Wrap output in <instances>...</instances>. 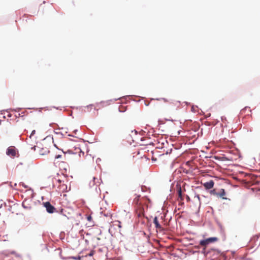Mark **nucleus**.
<instances>
[{"mask_svg": "<svg viewBox=\"0 0 260 260\" xmlns=\"http://www.w3.org/2000/svg\"><path fill=\"white\" fill-rule=\"evenodd\" d=\"M35 131H32L29 138L26 139L28 146H29L31 149L35 150L36 149V144L37 143V137L35 136Z\"/></svg>", "mask_w": 260, "mask_h": 260, "instance_id": "obj_1", "label": "nucleus"}, {"mask_svg": "<svg viewBox=\"0 0 260 260\" xmlns=\"http://www.w3.org/2000/svg\"><path fill=\"white\" fill-rule=\"evenodd\" d=\"M60 170L62 171V174L65 177H68L70 172V167L67 162L62 161L58 164Z\"/></svg>", "mask_w": 260, "mask_h": 260, "instance_id": "obj_2", "label": "nucleus"}, {"mask_svg": "<svg viewBox=\"0 0 260 260\" xmlns=\"http://www.w3.org/2000/svg\"><path fill=\"white\" fill-rule=\"evenodd\" d=\"M53 182L54 185L58 184V188L60 191L64 192L67 190V186L61 179L54 178Z\"/></svg>", "mask_w": 260, "mask_h": 260, "instance_id": "obj_3", "label": "nucleus"}, {"mask_svg": "<svg viewBox=\"0 0 260 260\" xmlns=\"http://www.w3.org/2000/svg\"><path fill=\"white\" fill-rule=\"evenodd\" d=\"M218 239L216 237H211L200 241V245L202 247H204L205 249L208 245L211 243H214L218 241Z\"/></svg>", "mask_w": 260, "mask_h": 260, "instance_id": "obj_4", "label": "nucleus"}, {"mask_svg": "<svg viewBox=\"0 0 260 260\" xmlns=\"http://www.w3.org/2000/svg\"><path fill=\"white\" fill-rule=\"evenodd\" d=\"M18 153L17 149L14 146L9 147L6 151V154L11 157H15Z\"/></svg>", "mask_w": 260, "mask_h": 260, "instance_id": "obj_5", "label": "nucleus"}, {"mask_svg": "<svg viewBox=\"0 0 260 260\" xmlns=\"http://www.w3.org/2000/svg\"><path fill=\"white\" fill-rule=\"evenodd\" d=\"M43 205L49 213H53L56 211L55 208L49 202H43Z\"/></svg>", "mask_w": 260, "mask_h": 260, "instance_id": "obj_6", "label": "nucleus"}, {"mask_svg": "<svg viewBox=\"0 0 260 260\" xmlns=\"http://www.w3.org/2000/svg\"><path fill=\"white\" fill-rule=\"evenodd\" d=\"M36 150L34 149L35 151H37V153L40 155H44L48 154L49 152V149L47 147L42 148L39 146H36Z\"/></svg>", "mask_w": 260, "mask_h": 260, "instance_id": "obj_7", "label": "nucleus"}, {"mask_svg": "<svg viewBox=\"0 0 260 260\" xmlns=\"http://www.w3.org/2000/svg\"><path fill=\"white\" fill-rule=\"evenodd\" d=\"M214 182L213 180H210L208 182H205L204 184V186L207 189H210L213 188Z\"/></svg>", "mask_w": 260, "mask_h": 260, "instance_id": "obj_8", "label": "nucleus"}, {"mask_svg": "<svg viewBox=\"0 0 260 260\" xmlns=\"http://www.w3.org/2000/svg\"><path fill=\"white\" fill-rule=\"evenodd\" d=\"M136 214L139 218L143 217L144 216V209L141 207H139L136 211Z\"/></svg>", "mask_w": 260, "mask_h": 260, "instance_id": "obj_9", "label": "nucleus"}, {"mask_svg": "<svg viewBox=\"0 0 260 260\" xmlns=\"http://www.w3.org/2000/svg\"><path fill=\"white\" fill-rule=\"evenodd\" d=\"M226 193L224 189H221L219 191H218V197H220L222 199H226V198L224 197Z\"/></svg>", "mask_w": 260, "mask_h": 260, "instance_id": "obj_10", "label": "nucleus"}, {"mask_svg": "<svg viewBox=\"0 0 260 260\" xmlns=\"http://www.w3.org/2000/svg\"><path fill=\"white\" fill-rule=\"evenodd\" d=\"M153 222L155 224V228L157 229H159V230L162 229V227L160 225V224L159 223L157 217H155L154 220H153Z\"/></svg>", "mask_w": 260, "mask_h": 260, "instance_id": "obj_11", "label": "nucleus"}, {"mask_svg": "<svg viewBox=\"0 0 260 260\" xmlns=\"http://www.w3.org/2000/svg\"><path fill=\"white\" fill-rule=\"evenodd\" d=\"M112 226H117L120 229L121 228V222L119 221H115L112 222Z\"/></svg>", "mask_w": 260, "mask_h": 260, "instance_id": "obj_12", "label": "nucleus"}, {"mask_svg": "<svg viewBox=\"0 0 260 260\" xmlns=\"http://www.w3.org/2000/svg\"><path fill=\"white\" fill-rule=\"evenodd\" d=\"M177 192L178 197L181 199V200H182V191L180 186L177 189Z\"/></svg>", "mask_w": 260, "mask_h": 260, "instance_id": "obj_13", "label": "nucleus"}, {"mask_svg": "<svg viewBox=\"0 0 260 260\" xmlns=\"http://www.w3.org/2000/svg\"><path fill=\"white\" fill-rule=\"evenodd\" d=\"M92 179H93V183H92L93 185L96 184L97 183H99L98 179L97 178H96L95 177H93Z\"/></svg>", "mask_w": 260, "mask_h": 260, "instance_id": "obj_14", "label": "nucleus"}, {"mask_svg": "<svg viewBox=\"0 0 260 260\" xmlns=\"http://www.w3.org/2000/svg\"><path fill=\"white\" fill-rule=\"evenodd\" d=\"M211 193L212 194H213L214 196H216V197H218V191H216V190L215 189H213L211 191Z\"/></svg>", "mask_w": 260, "mask_h": 260, "instance_id": "obj_15", "label": "nucleus"}, {"mask_svg": "<svg viewBox=\"0 0 260 260\" xmlns=\"http://www.w3.org/2000/svg\"><path fill=\"white\" fill-rule=\"evenodd\" d=\"M87 219L89 221H91L92 220V217L91 215H89L87 217Z\"/></svg>", "mask_w": 260, "mask_h": 260, "instance_id": "obj_16", "label": "nucleus"}, {"mask_svg": "<svg viewBox=\"0 0 260 260\" xmlns=\"http://www.w3.org/2000/svg\"><path fill=\"white\" fill-rule=\"evenodd\" d=\"M72 259H78V260H80L81 259V258L80 257L78 256V257H71Z\"/></svg>", "mask_w": 260, "mask_h": 260, "instance_id": "obj_17", "label": "nucleus"}, {"mask_svg": "<svg viewBox=\"0 0 260 260\" xmlns=\"http://www.w3.org/2000/svg\"><path fill=\"white\" fill-rule=\"evenodd\" d=\"M60 157H61V155H58L55 156V158H59Z\"/></svg>", "mask_w": 260, "mask_h": 260, "instance_id": "obj_18", "label": "nucleus"}, {"mask_svg": "<svg viewBox=\"0 0 260 260\" xmlns=\"http://www.w3.org/2000/svg\"><path fill=\"white\" fill-rule=\"evenodd\" d=\"M170 110V108H169V107H168V109H167V112H169Z\"/></svg>", "mask_w": 260, "mask_h": 260, "instance_id": "obj_19", "label": "nucleus"}, {"mask_svg": "<svg viewBox=\"0 0 260 260\" xmlns=\"http://www.w3.org/2000/svg\"><path fill=\"white\" fill-rule=\"evenodd\" d=\"M224 160H229V159L226 158V157L224 158Z\"/></svg>", "mask_w": 260, "mask_h": 260, "instance_id": "obj_20", "label": "nucleus"}, {"mask_svg": "<svg viewBox=\"0 0 260 260\" xmlns=\"http://www.w3.org/2000/svg\"><path fill=\"white\" fill-rule=\"evenodd\" d=\"M89 255L91 256V255H92V254L91 253L89 254Z\"/></svg>", "mask_w": 260, "mask_h": 260, "instance_id": "obj_21", "label": "nucleus"}, {"mask_svg": "<svg viewBox=\"0 0 260 260\" xmlns=\"http://www.w3.org/2000/svg\"><path fill=\"white\" fill-rule=\"evenodd\" d=\"M1 208V206H0V208Z\"/></svg>", "mask_w": 260, "mask_h": 260, "instance_id": "obj_22", "label": "nucleus"}]
</instances>
